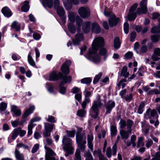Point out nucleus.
Wrapping results in <instances>:
<instances>
[{
	"label": "nucleus",
	"mask_w": 160,
	"mask_h": 160,
	"mask_svg": "<svg viewBox=\"0 0 160 160\" xmlns=\"http://www.w3.org/2000/svg\"><path fill=\"white\" fill-rule=\"evenodd\" d=\"M102 104L100 100V96L98 95L97 96V100L94 101L90 110V113L92 117L96 119L99 114L98 109L100 108Z\"/></svg>",
	"instance_id": "nucleus-1"
},
{
	"label": "nucleus",
	"mask_w": 160,
	"mask_h": 160,
	"mask_svg": "<svg viewBox=\"0 0 160 160\" xmlns=\"http://www.w3.org/2000/svg\"><path fill=\"white\" fill-rule=\"evenodd\" d=\"M62 143L63 150L66 152L65 156L67 157L70 154H72L73 152V148L72 145V140L67 136H65L63 138Z\"/></svg>",
	"instance_id": "nucleus-2"
},
{
	"label": "nucleus",
	"mask_w": 160,
	"mask_h": 160,
	"mask_svg": "<svg viewBox=\"0 0 160 160\" xmlns=\"http://www.w3.org/2000/svg\"><path fill=\"white\" fill-rule=\"evenodd\" d=\"M104 45V40L102 38L98 37L95 38L92 43V48L89 49L88 56L92 57V54L96 53L98 49L103 46Z\"/></svg>",
	"instance_id": "nucleus-3"
},
{
	"label": "nucleus",
	"mask_w": 160,
	"mask_h": 160,
	"mask_svg": "<svg viewBox=\"0 0 160 160\" xmlns=\"http://www.w3.org/2000/svg\"><path fill=\"white\" fill-rule=\"evenodd\" d=\"M69 20L71 22H74L76 18L77 27H80L82 24V20L78 15L72 12H69L68 13Z\"/></svg>",
	"instance_id": "nucleus-4"
},
{
	"label": "nucleus",
	"mask_w": 160,
	"mask_h": 160,
	"mask_svg": "<svg viewBox=\"0 0 160 160\" xmlns=\"http://www.w3.org/2000/svg\"><path fill=\"white\" fill-rule=\"evenodd\" d=\"M78 12L80 16L82 18H88L90 15L89 9L87 7H81L78 10Z\"/></svg>",
	"instance_id": "nucleus-5"
},
{
	"label": "nucleus",
	"mask_w": 160,
	"mask_h": 160,
	"mask_svg": "<svg viewBox=\"0 0 160 160\" xmlns=\"http://www.w3.org/2000/svg\"><path fill=\"white\" fill-rule=\"evenodd\" d=\"M44 148L46 150L45 160H56L54 157L56 154L52 150L46 146H44Z\"/></svg>",
	"instance_id": "nucleus-6"
},
{
	"label": "nucleus",
	"mask_w": 160,
	"mask_h": 160,
	"mask_svg": "<svg viewBox=\"0 0 160 160\" xmlns=\"http://www.w3.org/2000/svg\"><path fill=\"white\" fill-rule=\"evenodd\" d=\"M59 0H54V8L57 11V14L62 17L65 14V11L62 7L60 6Z\"/></svg>",
	"instance_id": "nucleus-7"
},
{
	"label": "nucleus",
	"mask_w": 160,
	"mask_h": 160,
	"mask_svg": "<svg viewBox=\"0 0 160 160\" xmlns=\"http://www.w3.org/2000/svg\"><path fill=\"white\" fill-rule=\"evenodd\" d=\"M147 0H142L140 2V8H138L137 10V12L138 14H145L147 12Z\"/></svg>",
	"instance_id": "nucleus-8"
},
{
	"label": "nucleus",
	"mask_w": 160,
	"mask_h": 160,
	"mask_svg": "<svg viewBox=\"0 0 160 160\" xmlns=\"http://www.w3.org/2000/svg\"><path fill=\"white\" fill-rule=\"evenodd\" d=\"M84 95V100L82 102L81 105L82 108L85 109L86 108L87 104L91 102L90 97L92 95V93L91 92L88 91L85 89L83 92Z\"/></svg>",
	"instance_id": "nucleus-9"
},
{
	"label": "nucleus",
	"mask_w": 160,
	"mask_h": 160,
	"mask_svg": "<svg viewBox=\"0 0 160 160\" xmlns=\"http://www.w3.org/2000/svg\"><path fill=\"white\" fill-rule=\"evenodd\" d=\"M117 152V146L116 143L112 146V149L111 147H108L106 150V155L108 158H110L112 155H115Z\"/></svg>",
	"instance_id": "nucleus-10"
},
{
	"label": "nucleus",
	"mask_w": 160,
	"mask_h": 160,
	"mask_svg": "<svg viewBox=\"0 0 160 160\" xmlns=\"http://www.w3.org/2000/svg\"><path fill=\"white\" fill-rule=\"evenodd\" d=\"M63 2L65 9L69 10L72 8L70 4L77 5L79 3V0H63Z\"/></svg>",
	"instance_id": "nucleus-11"
},
{
	"label": "nucleus",
	"mask_w": 160,
	"mask_h": 160,
	"mask_svg": "<svg viewBox=\"0 0 160 160\" xmlns=\"http://www.w3.org/2000/svg\"><path fill=\"white\" fill-rule=\"evenodd\" d=\"M80 27H77L78 33L75 36V40H73L72 42L74 45H78L79 42L82 41L84 39V37L82 33H79Z\"/></svg>",
	"instance_id": "nucleus-12"
},
{
	"label": "nucleus",
	"mask_w": 160,
	"mask_h": 160,
	"mask_svg": "<svg viewBox=\"0 0 160 160\" xmlns=\"http://www.w3.org/2000/svg\"><path fill=\"white\" fill-rule=\"evenodd\" d=\"M119 21L118 18H117L114 15H112L108 19V22L109 26L111 27L115 26Z\"/></svg>",
	"instance_id": "nucleus-13"
},
{
	"label": "nucleus",
	"mask_w": 160,
	"mask_h": 160,
	"mask_svg": "<svg viewBox=\"0 0 160 160\" xmlns=\"http://www.w3.org/2000/svg\"><path fill=\"white\" fill-rule=\"evenodd\" d=\"M11 110L13 116H19L21 114V111L20 109H18L16 105H12L11 106Z\"/></svg>",
	"instance_id": "nucleus-14"
},
{
	"label": "nucleus",
	"mask_w": 160,
	"mask_h": 160,
	"mask_svg": "<svg viewBox=\"0 0 160 160\" xmlns=\"http://www.w3.org/2000/svg\"><path fill=\"white\" fill-rule=\"evenodd\" d=\"M132 131V129L128 130L126 131L124 130H121L120 131V134L122 139H127L131 134Z\"/></svg>",
	"instance_id": "nucleus-15"
},
{
	"label": "nucleus",
	"mask_w": 160,
	"mask_h": 160,
	"mask_svg": "<svg viewBox=\"0 0 160 160\" xmlns=\"http://www.w3.org/2000/svg\"><path fill=\"white\" fill-rule=\"evenodd\" d=\"M35 107L34 106H30L29 108L26 110L23 114L22 116V118L23 119H25L27 118L30 114L33 112L35 109Z\"/></svg>",
	"instance_id": "nucleus-16"
},
{
	"label": "nucleus",
	"mask_w": 160,
	"mask_h": 160,
	"mask_svg": "<svg viewBox=\"0 0 160 160\" xmlns=\"http://www.w3.org/2000/svg\"><path fill=\"white\" fill-rule=\"evenodd\" d=\"M62 74L61 72L57 74L54 72H52L50 74L49 80L50 81H55L58 80L59 78H61Z\"/></svg>",
	"instance_id": "nucleus-17"
},
{
	"label": "nucleus",
	"mask_w": 160,
	"mask_h": 160,
	"mask_svg": "<svg viewBox=\"0 0 160 160\" xmlns=\"http://www.w3.org/2000/svg\"><path fill=\"white\" fill-rule=\"evenodd\" d=\"M115 105V102L112 101H109L107 103L106 105V113L109 114L111 112L112 108L114 107Z\"/></svg>",
	"instance_id": "nucleus-18"
},
{
	"label": "nucleus",
	"mask_w": 160,
	"mask_h": 160,
	"mask_svg": "<svg viewBox=\"0 0 160 160\" xmlns=\"http://www.w3.org/2000/svg\"><path fill=\"white\" fill-rule=\"evenodd\" d=\"M88 144V148L92 151L93 150V145L92 141L93 140V136L92 134H88L87 136Z\"/></svg>",
	"instance_id": "nucleus-19"
},
{
	"label": "nucleus",
	"mask_w": 160,
	"mask_h": 160,
	"mask_svg": "<svg viewBox=\"0 0 160 160\" xmlns=\"http://www.w3.org/2000/svg\"><path fill=\"white\" fill-rule=\"evenodd\" d=\"M14 154L17 160H25L23 154L21 153L17 148H15Z\"/></svg>",
	"instance_id": "nucleus-20"
},
{
	"label": "nucleus",
	"mask_w": 160,
	"mask_h": 160,
	"mask_svg": "<svg viewBox=\"0 0 160 160\" xmlns=\"http://www.w3.org/2000/svg\"><path fill=\"white\" fill-rule=\"evenodd\" d=\"M92 31L96 33H98L100 32V27L97 23L95 22L92 24Z\"/></svg>",
	"instance_id": "nucleus-21"
},
{
	"label": "nucleus",
	"mask_w": 160,
	"mask_h": 160,
	"mask_svg": "<svg viewBox=\"0 0 160 160\" xmlns=\"http://www.w3.org/2000/svg\"><path fill=\"white\" fill-rule=\"evenodd\" d=\"M2 12L4 16L7 17L11 16L12 14L11 10L7 7L3 8L2 10Z\"/></svg>",
	"instance_id": "nucleus-22"
},
{
	"label": "nucleus",
	"mask_w": 160,
	"mask_h": 160,
	"mask_svg": "<svg viewBox=\"0 0 160 160\" xmlns=\"http://www.w3.org/2000/svg\"><path fill=\"white\" fill-rule=\"evenodd\" d=\"M86 138V136L84 134H76V141L77 143L82 142L84 140L85 141Z\"/></svg>",
	"instance_id": "nucleus-23"
},
{
	"label": "nucleus",
	"mask_w": 160,
	"mask_h": 160,
	"mask_svg": "<svg viewBox=\"0 0 160 160\" xmlns=\"http://www.w3.org/2000/svg\"><path fill=\"white\" fill-rule=\"evenodd\" d=\"M90 22H84L82 26V29L85 33L88 32L90 30Z\"/></svg>",
	"instance_id": "nucleus-24"
},
{
	"label": "nucleus",
	"mask_w": 160,
	"mask_h": 160,
	"mask_svg": "<svg viewBox=\"0 0 160 160\" xmlns=\"http://www.w3.org/2000/svg\"><path fill=\"white\" fill-rule=\"evenodd\" d=\"M11 28L16 31H19L20 29V24L17 21H14L11 25Z\"/></svg>",
	"instance_id": "nucleus-25"
},
{
	"label": "nucleus",
	"mask_w": 160,
	"mask_h": 160,
	"mask_svg": "<svg viewBox=\"0 0 160 160\" xmlns=\"http://www.w3.org/2000/svg\"><path fill=\"white\" fill-rule=\"evenodd\" d=\"M43 4L47 6L50 8H52L53 5L54 6V2L52 0H42ZM54 1V0H53Z\"/></svg>",
	"instance_id": "nucleus-26"
},
{
	"label": "nucleus",
	"mask_w": 160,
	"mask_h": 160,
	"mask_svg": "<svg viewBox=\"0 0 160 160\" xmlns=\"http://www.w3.org/2000/svg\"><path fill=\"white\" fill-rule=\"evenodd\" d=\"M28 2L25 1L22 4V6L21 8L22 10L24 12H27L29 8V6L28 5Z\"/></svg>",
	"instance_id": "nucleus-27"
},
{
	"label": "nucleus",
	"mask_w": 160,
	"mask_h": 160,
	"mask_svg": "<svg viewBox=\"0 0 160 160\" xmlns=\"http://www.w3.org/2000/svg\"><path fill=\"white\" fill-rule=\"evenodd\" d=\"M54 126L53 124L45 122L44 123V129L51 132L53 130Z\"/></svg>",
	"instance_id": "nucleus-28"
},
{
	"label": "nucleus",
	"mask_w": 160,
	"mask_h": 160,
	"mask_svg": "<svg viewBox=\"0 0 160 160\" xmlns=\"http://www.w3.org/2000/svg\"><path fill=\"white\" fill-rule=\"evenodd\" d=\"M97 153L98 154V158L99 160H108V159L105 158L104 155L102 154L99 151H95L93 152L94 155H95Z\"/></svg>",
	"instance_id": "nucleus-29"
},
{
	"label": "nucleus",
	"mask_w": 160,
	"mask_h": 160,
	"mask_svg": "<svg viewBox=\"0 0 160 160\" xmlns=\"http://www.w3.org/2000/svg\"><path fill=\"white\" fill-rule=\"evenodd\" d=\"M127 71V67L126 66H124L122 68L121 72V75L124 77L125 78L128 77L129 76V73Z\"/></svg>",
	"instance_id": "nucleus-30"
},
{
	"label": "nucleus",
	"mask_w": 160,
	"mask_h": 160,
	"mask_svg": "<svg viewBox=\"0 0 160 160\" xmlns=\"http://www.w3.org/2000/svg\"><path fill=\"white\" fill-rule=\"evenodd\" d=\"M137 13L138 14L137 11L134 13L129 12L128 15V19L131 21L134 20L136 18Z\"/></svg>",
	"instance_id": "nucleus-31"
},
{
	"label": "nucleus",
	"mask_w": 160,
	"mask_h": 160,
	"mask_svg": "<svg viewBox=\"0 0 160 160\" xmlns=\"http://www.w3.org/2000/svg\"><path fill=\"white\" fill-rule=\"evenodd\" d=\"M62 72L65 74H68L69 72V70L68 66H65V64H63L61 67Z\"/></svg>",
	"instance_id": "nucleus-32"
},
{
	"label": "nucleus",
	"mask_w": 160,
	"mask_h": 160,
	"mask_svg": "<svg viewBox=\"0 0 160 160\" xmlns=\"http://www.w3.org/2000/svg\"><path fill=\"white\" fill-rule=\"evenodd\" d=\"M114 48L116 49L119 48L120 46L121 43L120 39L118 37H116L114 40Z\"/></svg>",
	"instance_id": "nucleus-33"
},
{
	"label": "nucleus",
	"mask_w": 160,
	"mask_h": 160,
	"mask_svg": "<svg viewBox=\"0 0 160 160\" xmlns=\"http://www.w3.org/2000/svg\"><path fill=\"white\" fill-rule=\"evenodd\" d=\"M86 143V141L84 140L83 141H82V142L77 143L78 147L83 152H84L85 149V144Z\"/></svg>",
	"instance_id": "nucleus-34"
},
{
	"label": "nucleus",
	"mask_w": 160,
	"mask_h": 160,
	"mask_svg": "<svg viewBox=\"0 0 160 160\" xmlns=\"http://www.w3.org/2000/svg\"><path fill=\"white\" fill-rule=\"evenodd\" d=\"M28 61L29 64L32 66H35V63L31 56V53L29 52L28 57Z\"/></svg>",
	"instance_id": "nucleus-35"
},
{
	"label": "nucleus",
	"mask_w": 160,
	"mask_h": 160,
	"mask_svg": "<svg viewBox=\"0 0 160 160\" xmlns=\"http://www.w3.org/2000/svg\"><path fill=\"white\" fill-rule=\"evenodd\" d=\"M68 29L70 32L72 33H74L76 32L75 26L72 23H70L68 24Z\"/></svg>",
	"instance_id": "nucleus-36"
},
{
	"label": "nucleus",
	"mask_w": 160,
	"mask_h": 160,
	"mask_svg": "<svg viewBox=\"0 0 160 160\" xmlns=\"http://www.w3.org/2000/svg\"><path fill=\"white\" fill-rule=\"evenodd\" d=\"M92 60L94 63H97L100 62L101 58L98 55H94L92 57Z\"/></svg>",
	"instance_id": "nucleus-37"
},
{
	"label": "nucleus",
	"mask_w": 160,
	"mask_h": 160,
	"mask_svg": "<svg viewBox=\"0 0 160 160\" xmlns=\"http://www.w3.org/2000/svg\"><path fill=\"white\" fill-rule=\"evenodd\" d=\"M127 80L126 79H123L121 80L117 84V85L118 88H119L121 86H122V88H123L126 86V84L125 83L126 82Z\"/></svg>",
	"instance_id": "nucleus-38"
},
{
	"label": "nucleus",
	"mask_w": 160,
	"mask_h": 160,
	"mask_svg": "<svg viewBox=\"0 0 160 160\" xmlns=\"http://www.w3.org/2000/svg\"><path fill=\"white\" fill-rule=\"evenodd\" d=\"M151 32L153 33H157L160 32V23L158 26H155L152 28L151 30Z\"/></svg>",
	"instance_id": "nucleus-39"
},
{
	"label": "nucleus",
	"mask_w": 160,
	"mask_h": 160,
	"mask_svg": "<svg viewBox=\"0 0 160 160\" xmlns=\"http://www.w3.org/2000/svg\"><path fill=\"white\" fill-rule=\"evenodd\" d=\"M92 81V79L90 78H84L81 80V82L83 84H86L89 85Z\"/></svg>",
	"instance_id": "nucleus-40"
},
{
	"label": "nucleus",
	"mask_w": 160,
	"mask_h": 160,
	"mask_svg": "<svg viewBox=\"0 0 160 160\" xmlns=\"http://www.w3.org/2000/svg\"><path fill=\"white\" fill-rule=\"evenodd\" d=\"M18 134V128L14 129L11 133L12 137L11 139L14 140L17 137Z\"/></svg>",
	"instance_id": "nucleus-41"
},
{
	"label": "nucleus",
	"mask_w": 160,
	"mask_h": 160,
	"mask_svg": "<svg viewBox=\"0 0 160 160\" xmlns=\"http://www.w3.org/2000/svg\"><path fill=\"white\" fill-rule=\"evenodd\" d=\"M143 138L142 137H139L138 140L137 147L138 148L141 147L143 146L144 145V142H143Z\"/></svg>",
	"instance_id": "nucleus-42"
},
{
	"label": "nucleus",
	"mask_w": 160,
	"mask_h": 160,
	"mask_svg": "<svg viewBox=\"0 0 160 160\" xmlns=\"http://www.w3.org/2000/svg\"><path fill=\"white\" fill-rule=\"evenodd\" d=\"M102 76V73L101 72L96 75L94 79L93 83L94 84L97 83Z\"/></svg>",
	"instance_id": "nucleus-43"
},
{
	"label": "nucleus",
	"mask_w": 160,
	"mask_h": 160,
	"mask_svg": "<svg viewBox=\"0 0 160 160\" xmlns=\"http://www.w3.org/2000/svg\"><path fill=\"white\" fill-rule=\"evenodd\" d=\"M111 134L112 136L115 135L117 132L116 127L114 126H112L111 127Z\"/></svg>",
	"instance_id": "nucleus-44"
},
{
	"label": "nucleus",
	"mask_w": 160,
	"mask_h": 160,
	"mask_svg": "<svg viewBox=\"0 0 160 160\" xmlns=\"http://www.w3.org/2000/svg\"><path fill=\"white\" fill-rule=\"evenodd\" d=\"M84 157L86 158V160H93V158L89 152H84Z\"/></svg>",
	"instance_id": "nucleus-45"
},
{
	"label": "nucleus",
	"mask_w": 160,
	"mask_h": 160,
	"mask_svg": "<svg viewBox=\"0 0 160 160\" xmlns=\"http://www.w3.org/2000/svg\"><path fill=\"white\" fill-rule=\"evenodd\" d=\"M22 148L26 149H28L29 148L28 146L24 144L21 142L17 144L16 148H17V149H18V148Z\"/></svg>",
	"instance_id": "nucleus-46"
},
{
	"label": "nucleus",
	"mask_w": 160,
	"mask_h": 160,
	"mask_svg": "<svg viewBox=\"0 0 160 160\" xmlns=\"http://www.w3.org/2000/svg\"><path fill=\"white\" fill-rule=\"evenodd\" d=\"M63 81L61 82L60 84L62 83H66L67 82H70L71 81V77L70 76L63 77L62 78Z\"/></svg>",
	"instance_id": "nucleus-47"
},
{
	"label": "nucleus",
	"mask_w": 160,
	"mask_h": 160,
	"mask_svg": "<svg viewBox=\"0 0 160 160\" xmlns=\"http://www.w3.org/2000/svg\"><path fill=\"white\" fill-rule=\"evenodd\" d=\"M152 41L154 42H156L159 40L160 36L158 35H153L151 37Z\"/></svg>",
	"instance_id": "nucleus-48"
},
{
	"label": "nucleus",
	"mask_w": 160,
	"mask_h": 160,
	"mask_svg": "<svg viewBox=\"0 0 160 160\" xmlns=\"http://www.w3.org/2000/svg\"><path fill=\"white\" fill-rule=\"evenodd\" d=\"M145 106V104L144 102H141L139 105L138 109V112L139 114H141L143 112V109Z\"/></svg>",
	"instance_id": "nucleus-49"
},
{
	"label": "nucleus",
	"mask_w": 160,
	"mask_h": 160,
	"mask_svg": "<svg viewBox=\"0 0 160 160\" xmlns=\"http://www.w3.org/2000/svg\"><path fill=\"white\" fill-rule=\"evenodd\" d=\"M75 160H81L80 152L79 149H77L75 153Z\"/></svg>",
	"instance_id": "nucleus-50"
},
{
	"label": "nucleus",
	"mask_w": 160,
	"mask_h": 160,
	"mask_svg": "<svg viewBox=\"0 0 160 160\" xmlns=\"http://www.w3.org/2000/svg\"><path fill=\"white\" fill-rule=\"evenodd\" d=\"M136 136L135 135H133L131 136L130 138V141L133 147H134L136 145V144L135 142L136 141Z\"/></svg>",
	"instance_id": "nucleus-51"
},
{
	"label": "nucleus",
	"mask_w": 160,
	"mask_h": 160,
	"mask_svg": "<svg viewBox=\"0 0 160 160\" xmlns=\"http://www.w3.org/2000/svg\"><path fill=\"white\" fill-rule=\"evenodd\" d=\"M129 25L127 22L124 23L123 25V29L126 34H127L129 32Z\"/></svg>",
	"instance_id": "nucleus-52"
},
{
	"label": "nucleus",
	"mask_w": 160,
	"mask_h": 160,
	"mask_svg": "<svg viewBox=\"0 0 160 160\" xmlns=\"http://www.w3.org/2000/svg\"><path fill=\"white\" fill-rule=\"evenodd\" d=\"M86 113V111L82 109L78 110L77 112V115L81 117H84Z\"/></svg>",
	"instance_id": "nucleus-53"
},
{
	"label": "nucleus",
	"mask_w": 160,
	"mask_h": 160,
	"mask_svg": "<svg viewBox=\"0 0 160 160\" xmlns=\"http://www.w3.org/2000/svg\"><path fill=\"white\" fill-rule=\"evenodd\" d=\"M148 50V48L146 46L143 45L140 48L139 52V53H145Z\"/></svg>",
	"instance_id": "nucleus-54"
},
{
	"label": "nucleus",
	"mask_w": 160,
	"mask_h": 160,
	"mask_svg": "<svg viewBox=\"0 0 160 160\" xmlns=\"http://www.w3.org/2000/svg\"><path fill=\"white\" fill-rule=\"evenodd\" d=\"M33 125H32L31 123H30L28 125V136L31 135L32 133V129L33 127Z\"/></svg>",
	"instance_id": "nucleus-55"
},
{
	"label": "nucleus",
	"mask_w": 160,
	"mask_h": 160,
	"mask_svg": "<svg viewBox=\"0 0 160 160\" xmlns=\"http://www.w3.org/2000/svg\"><path fill=\"white\" fill-rule=\"evenodd\" d=\"M138 6V4L137 3H135L130 8L129 12L134 13V12L136 10V9L137 8Z\"/></svg>",
	"instance_id": "nucleus-56"
},
{
	"label": "nucleus",
	"mask_w": 160,
	"mask_h": 160,
	"mask_svg": "<svg viewBox=\"0 0 160 160\" xmlns=\"http://www.w3.org/2000/svg\"><path fill=\"white\" fill-rule=\"evenodd\" d=\"M66 132L68 136L71 137H74L75 133V130H72V131H69L68 130H67L66 131Z\"/></svg>",
	"instance_id": "nucleus-57"
},
{
	"label": "nucleus",
	"mask_w": 160,
	"mask_h": 160,
	"mask_svg": "<svg viewBox=\"0 0 160 160\" xmlns=\"http://www.w3.org/2000/svg\"><path fill=\"white\" fill-rule=\"evenodd\" d=\"M75 98L79 102H80L82 98V92L76 94L75 95Z\"/></svg>",
	"instance_id": "nucleus-58"
},
{
	"label": "nucleus",
	"mask_w": 160,
	"mask_h": 160,
	"mask_svg": "<svg viewBox=\"0 0 160 160\" xmlns=\"http://www.w3.org/2000/svg\"><path fill=\"white\" fill-rule=\"evenodd\" d=\"M7 107V104L4 102H2L0 104V110L3 111L5 110Z\"/></svg>",
	"instance_id": "nucleus-59"
},
{
	"label": "nucleus",
	"mask_w": 160,
	"mask_h": 160,
	"mask_svg": "<svg viewBox=\"0 0 160 160\" xmlns=\"http://www.w3.org/2000/svg\"><path fill=\"white\" fill-rule=\"evenodd\" d=\"M46 87L48 88V92L51 93H52L53 92V88L52 86H50V84L49 83H47L46 84Z\"/></svg>",
	"instance_id": "nucleus-60"
},
{
	"label": "nucleus",
	"mask_w": 160,
	"mask_h": 160,
	"mask_svg": "<svg viewBox=\"0 0 160 160\" xmlns=\"http://www.w3.org/2000/svg\"><path fill=\"white\" fill-rule=\"evenodd\" d=\"M39 144H35L32 148L31 151L33 153L36 152L39 149Z\"/></svg>",
	"instance_id": "nucleus-61"
},
{
	"label": "nucleus",
	"mask_w": 160,
	"mask_h": 160,
	"mask_svg": "<svg viewBox=\"0 0 160 160\" xmlns=\"http://www.w3.org/2000/svg\"><path fill=\"white\" fill-rule=\"evenodd\" d=\"M50 133V132L44 129V131H43L42 134L44 138L49 137L51 136Z\"/></svg>",
	"instance_id": "nucleus-62"
},
{
	"label": "nucleus",
	"mask_w": 160,
	"mask_h": 160,
	"mask_svg": "<svg viewBox=\"0 0 160 160\" xmlns=\"http://www.w3.org/2000/svg\"><path fill=\"white\" fill-rule=\"evenodd\" d=\"M18 134L21 137H23L26 133V132L24 130H22L20 128H18Z\"/></svg>",
	"instance_id": "nucleus-63"
},
{
	"label": "nucleus",
	"mask_w": 160,
	"mask_h": 160,
	"mask_svg": "<svg viewBox=\"0 0 160 160\" xmlns=\"http://www.w3.org/2000/svg\"><path fill=\"white\" fill-rule=\"evenodd\" d=\"M132 98V93H130L129 95H127L125 96L123 99H125L126 101L129 102L131 100Z\"/></svg>",
	"instance_id": "nucleus-64"
}]
</instances>
